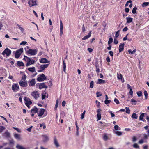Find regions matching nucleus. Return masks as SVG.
Here are the masks:
<instances>
[{"label": "nucleus", "mask_w": 149, "mask_h": 149, "mask_svg": "<svg viewBox=\"0 0 149 149\" xmlns=\"http://www.w3.org/2000/svg\"><path fill=\"white\" fill-rule=\"evenodd\" d=\"M24 59L27 62L26 63L27 66H29L32 64H33L35 62V60H31V58H29L25 55L24 56Z\"/></svg>", "instance_id": "1"}, {"label": "nucleus", "mask_w": 149, "mask_h": 149, "mask_svg": "<svg viewBox=\"0 0 149 149\" xmlns=\"http://www.w3.org/2000/svg\"><path fill=\"white\" fill-rule=\"evenodd\" d=\"M23 51V49L22 48H20L19 49L17 50L15 53V58H18Z\"/></svg>", "instance_id": "2"}, {"label": "nucleus", "mask_w": 149, "mask_h": 149, "mask_svg": "<svg viewBox=\"0 0 149 149\" xmlns=\"http://www.w3.org/2000/svg\"><path fill=\"white\" fill-rule=\"evenodd\" d=\"M37 52V50L36 49H29L26 51V53L31 55H36Z\"/></svg>", "instance_id": "3"}, {"label": "nucleus", "mask_w": 149, "mask_h": 149, "mask_svg": "<svg viewBox=\"0 0 149 149\" xmlns=\"http://www.w3.org/2000/svg\"><path fill=\"white\" fill-rule=\"evenodd\" d=\"M46 79V77L44 74H42L39 75L37 79V80L39 82L44 81Z\"/></svg>", "instance_id": "4"}, {"label": "nucleus", "mask_w": 149, "mask_h": 149, "mask_svg": "<svg viewBox=\"0 0 149 149\" xmlns=\"http://www.w3.org/2000/svg\"><path fill=\"white\" fill-rule=\"evenodd\" d=\"M11 53V51L8 48H6L4 51L2 53V54L4 55L5 54L7 56H9Z\"/></svg>", "instance_id": "5"}, {"label": "nucleus", "mask_w": 149, "mask_h": 149, "mask_svg": "<svg viewBox=\"0 0 149 149\" xmlns=\"http://www.w3.org/2000/svg\"><path fill=\"white\" fill-rule=\"evenodd\" d=\"M12 89L14 92H16L19 89V87L18 84H13L12 85Z\"/></svg>", "instance_id": "6"}, {"label": "nucleus", "mask_w": 149, "mask_h": 149, "mask_svg": "<svg viewBox=\"0 0 149 149\" xmlns=\"http://www.w3.org/2000/svg\"><path fill=\"white\" fill-rule=\"evenodd\" d=\"M28 3L30 7L37 5L36 1L34 0H30L29 1Z\"/></svg>", "instance_id": "7"}, {"label": "nucleus", "mask_w": 149, "mask_h": 149, "mask_svg": "<svg viewBox=\"0 0 149 149\" xmlns=\"http://www.w3.org/2000/svg\"><path fill=\"white\" fill-rule=\"evenodd\" d=\"M31 95L35 99H36L38 98L39 96V94L37 91H34L31 93Z\"/></svg>", "instance_id": "8"}, {"label": "nucleus", "mask_w": 149, "mask_h": 149, "mask_svg": "<svg viewBox=\"0 0 149 149\" xmlns=\"http://www.w3.org/2000/svg\"><path fill=\"white\" fill-rule=\"evenodd\" d=\"M49 64H46L41 65L40 66V70L38 71V72H41L42 70H44L47 67L49 66Z\"/></svg>", "instance_id": "9"}, {"label": "nucleus", "mask_w": 149, "mask_h": 149, "mask_svg": "<svg viewBox=\"0 0 149 149\" xmlns=\"http://www.w3.org/2000/svg\"><path fill=\"white\" fill-rule=\"evenodd\" d=\"M39 62L42 63H50V61L45 58H40L39 60Z\"/></svg>", "instance_id": "10"}, {"label": "nucleus", "mask_w": 149, "mask_h": 149, "mask_svg": "<svg viewBox=\"0 0 149 149\" xmlns=\"http://www.w3.org/2000/svg\"><path fill=\"white\" fill-rule=\"evenodd\" d=\"M47 86L45 85L44 83H41L39 84V88L40 89L43 88H47Z\"/></svg>", "instance_id": "11"}, {"label": "nucleus", "mask_w": 149, "mask_h": 149, "mask_svg": "<svg viewBox=\"0 0 149 149\" xmlns=\"http://www.w3.org/2000/svg\"><path fill=\"white\" fill-rule=\"evenodd\" d=\"M29 85L30 86H33L36 83L35 79H32L31 81H29Z\"/></svg>", "instance_id": "12"}, {"label": "nucleus", "mask_w": 149, "mask_h": 149, "mask_svg": "<svg viewBox=\"0 0 149 149\" xmlns=\"http://www.w3.org/2000/svg\"><path fill=\"white\" fill-rule=\"evenodd\" d=\"M45 111V110L43 109H40L39 113L38 114V116H41L43 114Z\"/></svg>", "instance_id": "13"}, {"label": "nucleus", "mask_w": 149, "mask_h": 149, "mask_svg": "<svg viewBox=\"0 0 149 149\" xmlns=\"http://www.w3.org/2000/svg\"><path fill=\"white\" fill-rule=\"evenodd\" d=\"M24 100L25 101V104L28 107H29V105L32 104V102L31 101H27V98L26 97H24Z\"/></svg>", "instance_id": "14"}, {"label": "nucleus", "mask_w": 149, "mask_h": 149, "mask_svg": "<svg viewBox=\"0 0 149 149\" xmlns=\"http://www.w3.org/2000/svg\"><path fill=\"white\" fill-rule=\"evenodd\" d=\"M43 138V141L44 142H46L49 140V138L48 136L45 135H42Z\"/></svg>", "instance_id": "15"}, {"label": "nucleus", "mask_w": 149, "mask_h": 149, "mask_svg": "<svg viewBox=\"0 0 149 149\" xmlns=\"http://www.w3.org/2000/svg\"><path fill=\"white\" fill-rule=\"evenodd\" d=\"M54 144L56 147H58L60 146L57 139L56 138H54Z\"/></svg>", "instance_id": "16"}, {"label": "nucleus", "mask_w": 149, "mask_h": 149, "mask_svg": "<svg viewBox=\"0 0 149 149\" xmlns=\"http://www.w3.org/2000/svg\"><path fill=\"white\" fill-rule=\"evenodd\" d=\"M27 69L29 71L32 73H33L36 72V69L34 67L29 68H28Z\"/></svg>", "instance_id": "17"}, {"label": "nucleus", "mask_w": 149, "mask_h": 149, "mask_svg": "<svg viewBox=\"0 0 149 149\" xmlns=\"http://www.w3.org/2000/svg\"><path fill=\"white\" fill-rule=\"evenodd\" d=\"M91 31H90V32L88 34V35L85 36H84L82 38V40H84L86 39H87L89 38L91 36Z\"/></svg>", "instance_id": "18"}, {"label": "nucleus", "mask_w": 149, "mask_h": 149, "mask_svg": "<svg viewBox=\"0 0 149 149\" xmlns=\"http://www.w3.org/2000/svg\"><path fill=\"white\" fill-rule=\"evenodd\" d=\"M124 44H121L119 46V52H120L124 49Z\"/></svg>", "instance_id": "19"}, {"label": "nucleus", "mask_w": 149, "mask_h": 149, "mask_svg": "<svg viewBox=\"0 0 149 149\" xmlns=\"http://www.w3.org/2000/svg\"><path fill=\"white\" fill-rule=\"evenodd\" d=\"M106 83V81L104 80H102L101 79H98V81L97 82V84H105Z\"/></svg>", "instance_id": "20"}, {"label": "nucleus", "mask_w": 149, "mask_h": 149, "mask_svg": "<svg viewBox=\"0 0 149 149\" xmlns=\"http://www.w3.org/2000/svg\"><path fill=\"white\" fill-rule=\"evenodd\" d=\"M14 137L17 139L20 140L21 139V138L20 135L15 133L14 134Z\"/></svg>", "instance_id": "21"}, {"label": "nucleus", "mask_w": 149, "mask_h": 149, "mask_svg": "<svg viewBox=\"0 0 149 149\" xmlns=\"http://www.w3.org/2000/svg\"><path fill=\"white\" fill-rule=\"evenodd\" d=\"M16 148L17 149H26L24 147L19 144L17 145Z\"/></svg>", "instance_id": "22"}, {"label": "nucleus", "mask_w": 149, "mask_h": 149, "mask_svg": "<svg viewBox=\"0 0 149 149\" xmlns=\"http://www.w3.org/2000/svg\"><path fill=\"white\" fill-rule=\"evenodd\" d=\"M19 84L20 86L24 87L27 85V83L25 82L20 81L19 82Z\"/></svg>", "instance_id": "23"}, {"label": "nucleus", "mask_w": 149, "mask_h": 149, "mask_svg": "<svg viewBox=\"0 0 149 149\" xmlns=\"http://www.w3.org/2000/svg\"><path fill=\"white\" fill-rule=\"evenodd\" d=\"M38 110V109L37 108L35 107L31 109V113H37Z\"/></svg>", "instance_id": "24"}, {"label": "nucleus", "mask_w": 149, "mask_h": 149, "mask_svg": "<svg viewBox=\"0 0 149 149\" xmlns=\"http://www.w3.org/2000/svg\"><path fill=\"white\" fill-rule=\"evenodd\" d=\"M126 19L127 20V23H129L131 22L132 21L133 19L130 17H127L126 18Z\"/></svg>", "instance_id": "25"}, {"label": "nucleus", "mask_w": 149, "mask_h": 149, "mask_svg": "<svg viewBox=\"0 0 149 149\" xmlns=\"http://www.w3.org/2000/svg\"><path fill=\"white\" fill-rule=\"evenodd\" d=\"M17 64L19 66H23L24 65L23 62L20 61H18Z\"/></svg>", "instance_id": "26"}, {"label": "nucleus", "mask_w": 149, "mask_h": 149, "mask_svg": "<svg viewBox=\"0 0 149 149\" xmlns=\"http://www.w3.org/2000/svg\"><path fill=\"white\" fill-rule=\"evenodd\" d=\"M136 51V49H134L133 51H132L131 49L128 50V52L129 54H134Z\"/></svg>", "instance_id": "27"}, {"label": "nucleus", "mask_w": 149, "mask_h": 149, "mask_svg": "<svg viewBox=\"0 0 149 149\" xmlns=\"http://www.w3.org/2000/svg\"><path fill=\"white\" fill-rule=\"evenodd\" d=\"M137 117L136 114L135 113H133L132 116V118L134 119H136L137 118Z\"/></svg>", "instance_id": "28"}, {"label": "nucleus", "mask_w": 149, "mask_h": 149, "mask_svg": "<svg viewBox=\"0 0 149 149\" xmlns=\"http://www.w3.org/2000/svg\"><path fill=\"white\" fill-rule=\"evenodd\" d=\"M63 71H64V72H65L66 65V64L65 62L64 61H63Z\"/></svg>", "instance_id": "29"}, {"label": "nucleus", "mask_w": 149, "mask_h": 149, "mask_svg": "<svg viewBox=\"0 0 149 149\" xmlns=\"http://www.w3.org/2000/svg\"><path fill=\"white\" fill-rule=\"evenodd\" d=\"M137 8L136 7H134L132 10V12L133 14H135L136 13V10Z\"/></svg>", "instance_id": "30"}, {"label": "nucleus", "mask_w": 149, "mask_h": 149, "mask_svg": "<svg viewBox=\"0 0 149 149\" xmlns=\"http://www.w3.org/2000/svg\"><path fill=\"white\" fill-rule=\"evenodd\" d=\"M103 139L104 140L106 141L109 139V138L106 134H104L103 136Z\"/></svg>", "instance_id": "31"}, {"label": "nucleus", "mask_w": 149, "mask_h": 149, "mask_svg": "<svg viewBox=\"0 0 149 149\" xmlns=\"http://www.w3.org/2000/svg\"><path fill=\"white\" fill-rule=\"evenodd\" d=\"M149 4V2H144L142 4V6L143 7H145L147 6Z\"/></svg>", "instance_id": "32"}, {"label": "nucleus", "mask_w": 149, "mask_h": 149, "mask_svg": "<svg viewBox=\"0 0 149 149\" xmlns=\"http://www.w3.org/2000/svg\"><path fill=\"white\" fill-rule=\"evenodd\" d=\"M115 133L118 136H121L122 134V133L121 132L116 131Z\"/></svg>", "instance_id": "33"}, {"label": "nucleus", "mask_w": 149, "mask_h": 149, "mask_svg": "<svg viewBox=\"0 0 149 149\" xmlns=\"http://www.w3.org/2000/svg\"><path fill=\"white\" fill-rule=\"evenodd\" d=\"M144 113H142L141 114L139 117V120H142L144 116Z\"/></svg>", "instance_id": "34"}, {"label": "nucleus", "mask_w": 149, "mask_h": 149, "mask_svg": "<svg viewBox=\"0 0 149 149\" xmlns=\"http://www.w3.org/2000/svg\"><path fill=\"white\" fill-rule=\"evenodd\" d=\"M40 127H43V129H44L46 128V125H45L44 123H43L42 124H40Z\"/></svg>", "instance_id": "35"}, {"label": "nucleus", "mask_w": 149, "mask_h": 149, "mask_svg": "<svg viewBox=\"0 0 149 149\" xmlns=\"http://www.w3.org/2000/svg\"><path fill=\"white\" fill-rule=\"evenodd\" d=\"M144 94L145 97V99H147L148 98V94L146 91H144Z\"/></svg>", "instance_id": "36"}, {"label": "nucleus", "mask_w": 149, "mask_h": 149, "mask_svg": "<svg viewBox=\"0 0 149 149\" xmlns=\"http://www.w3.org/2000/svg\"><path fill=\"white\" fill-rule=\"evenodd\" d=\"M113 38H110L108 42V44L109 45L111 43L113 42Z\"/></svg>", "instance_id": "37"}, {"label": "nucleus", "mask_w": 149, "mask_h": 149, "mask_svg": "<svg viewBox=\"0 0 149 149\" xmlns=\"http://www.w3.org/2000/svg\"><path fill=\"white\" fill-rule=\"evenodd\" d=\"M94 82L93 81H92L90 83V86L91 88H93V87Z\"/></svg>", "instance_id": "38"}, {"label": "nucleus", "mask_w": 149, "mask_h": 149, "mask_svg": "<svg viewBox=\"0 0 149 149\" xmlns=\"http://www.w3.org/2000/svg\"><path fill=\"white\" fill-rule=\"evenodd\" d=\"M114 129L116 130H120V128L119 126L116 125L114 126Z\"/></svg>", "instance_id": "39"}, {"label": "nucleus", "mask_w": 149, "mask_h": 149, "mask_svg": "<svg viewBox=\"0 0 149 149\" xmlns=\"http://www.w3.org/2000/svg\"><path fill=\"white\" fill-rule=\"evenodd\" d=\"M4 134V136L6 137L9 136L10 135V133L8 132H6Z\"/></svg>", "instance_id": "40"}, {"label": "nucleus", "mask_w": 149, "mask_h": 149, "mask_svg": "<svg viewBox=\"0 0 149 149\" xmlns=\"http://www.w3.org/2000/svg\"><path fill=\"white\" fill-rule=\"evenodd\" d=\"M117 75H118L117 77H118V79H122V75L121 74H120V73L119 74V73H118Z\"/></svg>", "instance_id": "41"}, {"label": "nucleus", "mask_w": 149, "mask_h": 149, "mask_svg": "<svg viewBox=\"0 0 149 149\" xmlns=\"http://www.w3.org/2000/svg\"><path fill=\"white\" fill-rule=\"evenodd\" d=\"M137 94L139 97H140L142 95V93L141 91H139L137 92Z\"/></svg>", "instance_id": "42"}, {"label": "nucleus", "mask_w": 149, "mask_h": 149, "mask_svg": "<svg viewBox=\"0 0 149 149\" xmlns=\"http://www.w3.org/2000/svg\"><path fill=\"white\" fill-rule=\"evenodd\" d=\"M97 116L98 120H100L101 118V113H97Z\"/></svg>", "instance_id": "43"}, {"label": "nucleus", "mask_w": 149, "mask_h": 149, "mask_svg": "<svg viewBox=\"0 0 149 149\" xmlns=\"http://www.w3.org/2000/svg\"><path fill=\"white\" fill-rule=\"evenodd\" d=\"M120 30H119L115 34V37L116 38H117L119 35V32H120Z\"/></svg>", "instance_id": "44"}, {"label": "nucleus", "mask_w": 149, "mask_h": 149, "mask_svg": "<svg viewBox=\"0 0 149 149\" xmlns=\"http://www.w3.org/2000/svg\"><path fill=\"white\" fill-rule=\"evenodd\" d=\"M133 147L136 148H139V146L138 144L136 143H134L133 145Z\"/></svg>", "instance_id": "45"}, {"label": "nucleus", "mask_w": 149, "mask_h": 149, "mask_svg": "<svg viewBox=\"0 0 149 149\" xmlns=\"http://www.w3.org/2000/svg\"><path fill=\"white\" fill-rule=\"evenodd\" d=\"M111 102V101L110 100H105L104 101V103L106 104H107Z\"/></svg>", "instance_id": "46"}, {"label": "nucleus", "mask_w": 149, "mask_h": 149, "mask_svg": "<svg viewBox=\"0 0 149 149\" xmlns=\"http://www.w3.org/2000/svg\"><path fill=\"white\" fill-rule=\"evenodd\" d=\"M18 26L19 29L21 30L22 32V33L24 31V29L23 28L20 27V26L19 25H18Z\"/></svg>", "instance_id": "47"}, {"label": "nucleus", "mask_w": 149, "mask_h": 149, "mask_svg": "<svg viewBox=\"0 0 149 149\" xmlns=\"http://www.w3.org/2000/svg\"><path fill=\"white\" fill-rule=\"evenodd\" d=\"M5 127L2 126H0V132H1L5 129Z\"/></svg>", "instance_id": "48"}, {"label": "nucleus", "mask_w": 149, "mask_h": 149, "mask_svg": "<svg viewBox=\"0 0 149 149\" xmlns=\"http://www.w3.org/2000/svg\"><path fill=\"white\" fill-rule=\"evenodd\" d=\"M114 101L117 104H118L119 103V101L116 98L114 99Z\"/></svg>", "instance_id": "49"}, {"label": "nucleus", "mask_w": 149, "mask_h": 149, "mask_svg": "<svg viewBox=\"0 0 149 149\" xmlns=\"http://www.w3.org/2000/svg\"><path fill=\"white\" fill-rule=\"evenodd\" d=\"M96 94L97 95V97H99L100 96H102V95L101 94H100V92H97L96 93Z\"/></svg>", "instance_id": "50"}, {"label": "nucleus", "mask_w": 149, "mask_h": 149, "mask_svg": "<svg viewBox=\"0 0 149 149\" xmlns=\"http://www.w3.org/2000/svg\"><path fill=\"white\" fill-rule=\"evenodd\" d=\"M129 93L131 95H133V92L132 88L130 89Z\"/></svg>", "instance_id": "51"}, {"label": "nucleus", "mask_w": 149, "mask_h": 149, "mask_svg": "<svg viewBox=\"0 0 149 149\" xmlns=\"http://www.w3.org/2000/svg\"><path fill=\"white\" fill-rule=\"evenodd\" d=\"M109 53L111 56H113V52L112 51H110L109 52Z\"/></svg>", "instance_id": "52"}, {"label": "nucleus", "mask_w": 149, "mask_h": 149, "mask_svg": "<svg viewBox=\"0 0 149 149\" xmlns=\"http://www.w3.org/2000/svg\"><path fill=\"white\" fill-rule=\"evenodd\" d=\"M33 127V126H31L29 128L26 129V130L29 132H30L31 131V129Z\"/></svg>", "instance_id": "53"}, {"label": "nucleus", "mask_w": 149, "mask_h": 149, "mask_svg": "<svg viewBox=\"0 0 149 149\" xmlns=\"http://www.w3.org/2000/svg\"><path fill=\"white\" fill-rule=\"evenodd\" d=\"M137 140L135 136H134L132 138V141L135 142Z\"/></svg>", "instance_id": "54"}, {"label": "nucleus", "mask_w": 149, "mask_h": 149, "mask_svg": "<svg viewBox=\"0 0 149 149\" xmlns=\"http://www.w3.org/2000/svg\"><path fill=\"white\" fill-rule=\"evenodd\" d=\"M143 143V139H141V140H140L139 141L138 143L139 144H142Z\"/></svg>", "instance_id": "55"}, {"label": "nucleus", "mask_w": 149, "mask_h": 149, "mask_svg": "<svg viewBox=\"0 0 149 149\" xmlns=\"http://www.w3.org/2000/svg\"><path fill=\"white\" fill-rule=\"evenodd\" d=\"M114 43L115 44H117L118 43V40L115 38L114 39Z\"/></svg>", "instance_id": "56"}, {"label": "nucleus", "mask_w": 149, "mask_h": 149, "mask_svg": "<svg viewBox=\"0 0 149 149\" xmlns=\"http://www.w3.org/2000/svg\"><path fill=\"white\" fill-rule=\"evenodd\" d=\"M128 29V28L127 27H125L123 29V32L126 31Z\"/></svg>", "instance_id": "57"}, {"label": "nucleus", "mask_w": 149, "mask_h": 149, "mask_svg": "<svg viewBox=\"0 0 149 149\" xmlns=\"http://www.w3.org/2000/svg\"><path fill=\"white\" fill-rule=\"evenodd\" d=\"M96 71L97 73H98L100 72V69L97 66H96Z\"/></svg>", "instance_id": "58"}, {"label": "nucleus", "mask_w": 149, "mask_h": 149, "mask_svg": "<svg viewBox=\"0 0 149 149\" xmlns=\"http://www.w3.org/2000/svg\"><path fill=\"white\" fill-rule=\"evenodd\" d=\"M109 112L110 113L112 117H113L115 116V115L113 113H112V111H110Z\"/></svg>", "instance_id": "59"}, {"label": "nucleus", "mask_w": 149, "mask_h": 149, "mask_svg": "<svg viewBox=\"0 0 149 149\" xmlns=\"http://www.w3.org/2000/svg\"><path fill=\"white\" fill-rule=\"evenodd\" d=\"M27 43V42L26 41H22L20 45H25Z\"/></svg>", "instance_id": "60"}, {"label": "nucleus", "mask_w": 149, "mask_h": 149, "mask_svg": "<svg viewBox=\"0 0 149 149\" xmlns=\"http://www.w3.org/2000/svg\"><path fill=\"white\" fill-rule=\"evenodd\" d=\"M129 9L127 8H126L125 9V11L126 13H128L129 11Z\"/></svg>", "instance_id": "61"}, {"label": "nucleus", "mask_w": 149, "mask_h": 149, "mask_svg": "<svg viewBox=\"0 0 149 149\" xmlns=\"http://www.w3.org/2000/svg\"><path fill=\"white\" fill-rule=\"evenodd\" d=\"M106 61L108 62H109L110 61V59L109 57L108 56L107 57Z\"/></svg>", "instance_id": "62"}, {"label": "nucleus", "mask_w": 149, "mask_h": 149, "mask_svg": "<svg viewBox=\"0 0 149 149\" xmlns=\"http://www.w3.org/2000/svg\"><path fill=\"white\" fill-rule=\"evenodd\" d=\"M66 104L65 102L64 101H63L62 103V106H65Z\"/></svg>", "instance_id": "63"}, {"label": "nucleus", "mask_w": 149, "mask_h": 149, "mask_svg": "<svg viewBox=\"0 0 149 149\" xmlns=\"http://www.w3.org/2000/svg\"><path fill=\"white\" fill-rule=\"evenodd\" d=\"M84 116H85V115L84 114H84H82V113L81 114V119H84Z\"/></svg>", "instance_id": "64"}]
</instances>
